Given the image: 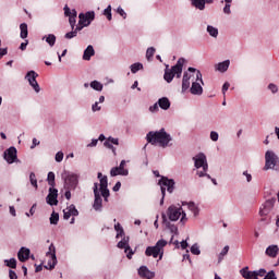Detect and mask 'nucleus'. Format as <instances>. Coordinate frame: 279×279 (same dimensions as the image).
Wrapping results in <instances>:
<instances>
[{"mask_svg": "<svg viewBox=\"0 0 279 279\" xmlns=\"http://www.w3.org/2000/svg\"><path fill=\"white\" fill-rule=\"evenodd\" d=\"M210 140L214 141V143H217V141H219V133H217L216 131H211Z\"/></svg>", "mask_w": 279, "mask_h": 279, "instance_id": "obj_50", "label": "nucleus"}, {"mask_svg": "<svg viewBox=\"0 0 279 279\" xmlns=\"http://www.w3.org/2000/svg\"><path fill=\"white\" fill-rule=\"evenodd\" d=\"M97 143H99V140H92L87 147H97Z\"/></svg>", "mask_w": 279, "mask_h": 279, "instance_id": "obj_60", "label": "nucleus"}, {"mask_svg": "<svg viewBox=\"0 0 279 279\" xmlns=\"http://www.w3.org/2000/svg\"><path fill=\"white\" fill-rule=\"evenodd\" d=\"M129 241H130V238H123L118 243V247L120 250H124V252L126 254V258L132 259V256H134V251H132V248L130 247Z\"/></svg>", "mask_w": 279, "mask_h": 279, "instance_id": "obj_17", "label": "nucleus"}, {"mask_svg": "<svg viewBox=\"0 0 279 279\" xmlns=\"http://www.w3.org/2000/svg\"><path fill=\"white\" fill-rule=\"evenodd\" d=\"M46 202L47 204H49V206H58V189H54V187L49 189V193L46 197Z\"/></svg>", "mask_w": 279, "mask_h": 279, "instance_id": "obj_19", "label": "nucleus"}, {"mask_svg": "<svg viewBox=\"0 0 279 279\" xmlns=\"http://www.w3.org/2000/svg\"><path fill=\"white\" fill-rule=\"evenodd\" d=\"M117 12L120 14V16H122V19H128V13H125V10H123V8L119 7L117 9Z\"/></svg>", "mask_w": 279, "mask_h": 279, "instance_id": "obj_52", "label": "nucleus"}, {"mask_svg": "<svg viewBox=\"0 0 279 279\" xmlns=\"http://www.w3.org/2000/svg\"><path fill=\"white\" fill-rule=\"evenodd\" d=\"M243 175H245L246 182H252V174L251 173H248L247 171H244Z\"/></svg>", "mask_w": 279, "mask_h": 279, "instance_id": "obj_61", "label": "nucleus"}, {"mask_svg": "<svg viewBox=\"0 0 279 279\" xmlns=\"http://www.w3.org/2000/svg\"><path fill=\"white\" fill-rule=\"evenodd\" d=\"M94 195H95V201L93 204L94 210L101 211L102 208V199L101 195L99 194V184L95 183L94 184Z\"/></svg>", "mask_w": 279, "mask_h": 279, "instance_id": "obj_16", "label": "nucleus"}, {"mask_svg": "<svg viewBox=\"0 0 279 279\" xmlns=\"http://www.w3.org/2000/svg\"><path fill=\"white\" fill-rule=\"evenodd\" d=\"M194 167L197 170L196 175L198 178H208L210 180V174H208V159L204 153H199L193 157Z\"/></svg>", "mask_w": 279, "mask_h": 279, "instance_id": "obj_2", "label": "nucleus"}, {"mask_svg": "<svg viewBox=\"0 0 279 279\" xmlns=\"http://www.w3.org/2000/svg\"><path fill=\"white\" fill-rule=\"evenodd\" d=\"M228 252H230V246L226 245L218 255V263H221L223 260L225 256L228 255Z\"/></svg>", "mask_w": 279, "mask_h": 279, "instance_id": "obj_38", "label": "nucleus"}, {"mask_svg": "<svg viewBox=\"0 0 279 279\" xmlns=\"http://www.w3.org/2000/svg\"><path fill=\"white\" fill-rule=\"evenodd\" d=\"M77 29H81V28H76L75 31H72V32H70V33H66V34H65V38H66L68 40H71V38H75V36H77Z\"/></svg>", "mask_w": 279, "mask_h": 279, "instance_id": "obj_48", "label": "nucleus"}, {"mask_svg": "<svg viewBox=\"0 0 279 279\" xmlns=\"http://www.w3.org/2000/svg\"><path fill=\"white\" fill-rule=\"evenodd\" d=\"M104 16H106L109 21H112V5H108L105 10H104Z\"/></svg>", "mask_w": 279, "mask_h": 279, "instance_id": "obj_42", "label": "nucleus"}, {"mask_svg": "<svg viewBox=\"0 0 279 279\" xmlns=\"http://www.w3.org/2000/svg\"><path fill=\"white\" fill-rule=\"evenodd\" d=\"M20 29H21V34H20L21 38L23 39L27 38V35H28L27 25L25 23H22L20 25Z\"/></svg>", "mask_w": 279, "mask_h": 279, "instance_id": "obj_40", "label": "nucleus"}, {"mask_svg": "<svg viewBox=\"0 0 279 279\" xmlns=\"http://www.w3.org/2000/svg\"><path fill=\"white\" fill-rule=\"evenodd\" d=\"M120 190H121V182L118 181V182L116 183V185L113 186V191H114V193H117V191H120Z\"/></svg>", "mask_w": 279, "mask_h": 279, "instance_id": "obj_64", "label": "nucleus"}, {"mask_svg": "<svg viewBox=\"0 0 279 279\" xmlns=\"http://www.w3.org/2000/svg\"><path fill=\"white\" fill-rule=\"evenodd\" d=\"M43 40L49 45V47H53L56 45V35L49 34L43 37Z\"/></svg>", "mask_w": 279, "mask_h": 279, "instance_id": "obj_32", "label": "nucleus"}, {"mask_svg": "<svg viewBox=\"0 0 279 279\" xmlns=\"http://www.w3.org/2000/svg\"><path fill=\"white\" fill-rule=\"evenodd\" d=\"M4 264L11 269H16V258L5 259Z\"/></svg>", "mask_w": 279, "mask_h": 279, "instance_id": "obj_43", "label": "nucleus"}, {"mask_svg": "<svg viewBox=\"0 0 279 279\" xmlns=\"http://www.w3.org/2000/svg\"><path fill=\"white\" fill-rule=\"evenodd\" d=\"M159 186L161 189V195H162V198L160 201V206H162L165 204V195H166L167 191H168V193H173V191L175 189V181H173V179L163 177L159 181Z\"/></svg>", "mask_w": 279, "mask_h": 279, "instance_id": "obj_6", "label": "nucleus"}, {"mask_svg": "<svg viewBox=\"0 0 279 279\" xmlns=\"http://www.w3.org/2000/svg\"><path fill=\"white\" fill-rule=\"evenodd\" d=\"M143 65L142 63H133L131 65V73H138V71H142Z\"/></svg>", "mask_w": 279, "mask_h": 279, "instance_id": "obj_45", "label": "nucleus"}, {"mask_svg": "<svg viewBox=\"0 0 279 279\" xmlns=\"http://www.w3.org/2000/svg\"><path fill=\"white\" fill-rule=\"evenodd\" d=\"M80 211L75 208V205H70L68 208L63 210V219H71V217H77Z\"/></svg>", "mask_w": 279, "mask_h": 279, "instance_id": "obj_23", "label": "nucleus"}, {"mask_svg": "<svg viewBox=\"0 0 279 279\" xmlns=\"http://www.w3.org/2000/svg\"><path fill=\"white\" fill-rule=\"evenodd\" d=\"M240 274L244 279H258V277H256V271H250V267L242 268Z\"/></svg>", "mask_w": 279, "mask_h": 279, "instance_id": "obj_26", "label": "nucleus"}, {"mask_svg": "<svg viewBox=\"0 0 279 279\" xmlns=\"http://www.w3.org/2000/svg\"><path fill=\"white\" fill-rule=\"evenodd\" d=\"M47 265L46 269H56V265H58V258L56 257V246L50 244L49 251L46 253Z\"/></svg>", "mask_w": 279, "mask_h": 279, "instance_id": "obj_12", "label": "nucleus"}, {"mask_svg": "<svg viewBox=\"0 0 279 279\" xmlns=\"http://www.w3.org/2000/svg\"><path fill=\"white\" fill-rule=\"evenodd\" d=\"M9 278L10 279H19V276L14 270H9Z\"/></svg>", "mask_w": 279, "mask_h": 279, "instance_id": "obj_56", "label": "nucleus"}, {"mask_svg": "<svg viewBox=\"0 0 279 279\" xmlns=\"http://www.w3.org/2000/svg\"><path fill=\"white\" fill-rule=\"evenodd\" d=\"M230 88V83L226 82L222 86V94L226 95V92Z\"/></svg>", "mask_w": 279, "mask_h": 279, "instance_id": "obj_62", "label": "nucleus"}, {"mask_svg": "<svg viewBox=\"0 0 279 279\" xmlns=\"http://www.w3.org/2000/svg\"><path fill=\"white\" fill-rule=\"evenodd\" d=\"M3 157L9 165H13V162H16V147L11 146L9 149L4 151Z\"/></svg>", "mask_w": 279, "mask_h": 279, "instance_id": "obj_18", "label": "nucleus"}, {"mask_svg": "<svg viewBox=\"0 0 279 279\" xmlns=\"http://www.w3.org/2000/svg\"><path fill=\"white\" fill-rule=\"evenodd\" d=\"M107 141H109L111 145H119V138L108 137Z\"/></svg>", "mask_w": 279, "mask_h": 279, "instance_id": "obj_57", "label": "nucleus"}, {"mask_svg": "<svg viewBox=\"0 0 279 279\" xmlns=\"http://www.w3.org/2000/svg\"><path fill=\"white\" fill-rule=\"evenodd\" d=\"M207 33L209 34V36H211V38H217L219 36V29H217V27L215 26H207Z\"/></svg>", "mask_w": 279, "mask_h": 279, "instance_id": "obj_35", "label": "nucleus"}, {"mask_svg": "<svg viewBox=\"0 0 279 279\" xmlns=\"http://www.w3.org/2000/svg\"><path fill=\"white\" fill-rule=\"evenodd\" d=\"M54 160L56 162H62V160H64V153L58 151L54 156Z\"/></svg>", "mask_w": 279, "mask_h": 279, "instance_id": "obj_49", "label": "nucleus"}, {"mask_svg": "<svg viewBox=\"0 0 279 279\" xmlns=\"http://www.w3.org/2000/svg\"><path fill=\"white\" fill-rule=\"evenodd\" d=\"M159 107H160V106L158 105V102H156L155 105H153V106L149 107V111H150V112H158Z\"/></svg>", "mask_w": 279, "mask_h": 279, "instance_id": "obj_53", "label": "nucleus"}, {"mask_svg": "<svg viewBox=\"0 0 279 279\" xmlns=\"http://www.w3.org/2000/svg\"><path fill=\"white\" fill-rule=\"evenodd\" d=\"M61 179L64 182V189H66V191H75L77 184H80V174L69 170H64L61 173Z\"/></svg>", "mask_w": 279, "mask_h": 279, "instance_id": "obj_4", "label": "nucleus"}, {"mask_svg": "<svg viewBox=\"0 0 279 279\" xmlns=\"http://www.w3.org/2000/svg\"><path fill=\"white\" fill-rule=\"evenodd\" d=\"M197 77V70L194 68H189L187 72L183 73L182 78V93H186L191 88V82L194 83Z\"/></svg>", "mask_w": 279, "mask_h": 279, "instance_id": "obj_7", "label": "nucleus"}, {"mask_svg": "<svg viewBox=\"0 0 279 279\" xmlns=\"http://www.w3.org/2000/svg\"><path fill=\"white\" fill-rule=\"evenodd\" d=\"M92 110H93V112H99V110H101V107L99 106V102H95L92 106Z\"/></svg>", "mask_w": 279, "mask_h": 279, "instance_id": "obj_54", "label": "nucleus"}, {"mask_svg": "<svg viewBox=\"0 0 279 279\" xmlns=\"http://www.w3.org/2000/svg\"><path fill=\"white\" fill-rule=\"evenodd\" d=\"M60 221V215L56 211H53L50 216V223L52 226H58V222Z\"/></svg>", "mask_w": 279, "mask_h": 279, "instance_id": "obj_39", "label": "nucleus"}, {"mask_svg": "<svg viewBox=\"0 0 279 279\" xmlns=\"http://www.w3.org/2000/svg\"><path fill=\"white\" fill-rule=\"evenodd\" d=\"M37 145H40V141H38L36 137H34L31 149H35L37 147Z\"/></svg>", "mask_w": 279, "mask_h": 279, "instance_id": "obj_55", "label": "nucleus"}, {"mask_svg": "<svg viewBox=\"0 0 279 279\" xmlns=\"http://www.w3.org/2000/svg\"><path fill=\"white\" fill-rule=\"evenodd\" d=\"M146 141L147 143H150V145L162 147V149H166V147H171V145H173V137L171 136V134L167 133L165 129L148 132L146 135Z\"/></svg>", "mask_w": 279, "mask_h": 279, "instance_id": "obj_1", "label": "nucleus"}, {"mask_svg": "<svg viewBox=\"0 0 279 279\" xmlns=\"http://www.w3.org/2000/svg\"><path fill=\"white\" fill-rule=\"evenodd\" d=\"M186 206H187L189 210L191 213H193L194 217H197V215H199V207H197V205H195V203H193V202L186 203Z\"/></svg>", "mask_w": 279, "mask_h": 279, "instance_id": "obj_31", "label": "nucleus"}, {"mask_svg": "<svg viewBox=\"0 0 279 279\" xmlns=\"http://www.w3.org/2000/svg\"><path fill=\"white\" fill-rule=\"evenodd\" d=\"M170 232H172V234H178V227L174 225L170 226Z\"/></svg>", "mask_w": 279, "mask_h": 279, "instance_id": "obj_63", "label": "nucleus"}, {"mask_svg": "<svg viewBox=\"0 0 279 279\" xmlns=\"http://www.w3.org/2000/svg\"><path fill=\"white\" fill-rule=\"evenodd\" d=\"M63 10H64V15L69 16V23L73 29L76 23L75 19H77V11H75V9L71 11V9L68 5H65Z\"/></svg>", "mask_w": 279, "mask_h": 279, "instance_id": "obj_20", "label": "nucleus"}, {"mask_svg": "<svg viewBox=\"0 0 279 279\" xmlns=\"http://www.w3.org/2000/svg\"><path fill=\"white\" fill-rule=\"evenodd\" d=\"M202 84H204V81L202 80V72H196L195 81L192 82V86L190 88V92L192 95H203L204 88L202 87Z\"/></svg>", "mask_w": 279, "mask_h": 279, "instance_id": "obj_11", "label": "nucleus"}, {"mask_svg": "<svg viewBox=\"0 0 279 279\" xmlns=\"http://www.w3.org/2000/svg\"><path fill=\"white\" fill-rule=\"evenodd\" d=\"M98 180H99V191L101 196L104 197L105 202H108V197H110V190H108V177L104 175L101 172H98Z\"/></svg>", "mask_w": 279, "mask_h": 279, "instance_id": "obj_10", "label": "nucleus"}, {"mask_svg": "<svg viewBox=\"0 0 279 279\" xmlns=\"http://www.w3.org/2000/svg\"><path fill=\"white\" fill-rule=\"evenodd\" d=\"M185 62L186 60H184V58H180L175 65H173L171 69L166 70L163 74V80H166L168 84H171L175 76L178 80H180L182 77V69H184Z\"/></svg>", "mask_w": 279, "mask_h": 279, "instance_id": "obj_3", "label": "nucleus"}, {"mask_svg": "<svg viewBox=\"0 0 279 279\" xmlns=\"http://www.w3.org/2000/svg\"><path fill=\"white\" fill-rule=\"evenodd\" d=\"M266 256L269 258H276L279 254V247L276 244L269 245L265 251Z\"/></svg>", "mask_w": 279, "mask_h": 279, "instance_id": "obj_25", "label": "nucleus"}, {"mask_svg": "<svg viewBox=\"0 0 279 279\" xmlns=\"http://www.w3.org/2000/svg\"><path fill=\"white\" fill-rule=\"evenodd\" d=\"M221 3H225L223 14H232V11L230 10V8H232V0H222Z\"/></svg>", "mask_w": 279, "mask_h": 279, "instance_id": "obj_33", "label": "nucleus"}, {"mask_svg": "<svg viewBox=\"0 0 279 279\" xmlns=\"http://www.w3.org/2000/svg\"><path fill=\"white\" fill-rule=\"evenodd\" d=\"M157 104L161 110H169L171 108V101L167 97L159 98Z\"/></svg>", "mask_w": 279, "mask_h": 279, "instance_id": "obj_28", "label": "nucleus"}, {"mask_svg": "<svg viewBox=\"0 0 279 279\" xmlns=\"http://www.w3.org/2000/svg\"><path fill=\"white\" fill-rule=\"evenodd\" d=\"M29 182H31L32 186H34L35 191H38V179H36V173L31 172Z\"/></svg>", "mask_w": 279, "mask_h": 279, "instance_id": "obj_36", "label": "nucleus"}, {"mask_svg": "<svg viewBox=\"0 0 279 279\" xmlns=\"http://www.w3.org/2000/svg\"><path fill=\"white\" fill-rule=\"evenodd\" d=\"M47 180H48L49 186H51V187L56 186V173L49 172Z\"/></svg>", "mask_w": 279, "mask_h": 279, "instance_id": "obj_41", "label": "nucleus"}, {"mask_svg": "<svg viewBox=\"0 0 279 279\" xmlns=\"http://www.w3.org/2000/svg\"><path fill=\"white\" fill-rule=\"evenodd\" d=\"M105 147H107L108 149H111L112 153L114 154V156H117V148H114V146H112V144L109 142V140H106V142L104 143Z\"/></svg>", "mask_w": 279, "mask_h": 279, "instance_id": "obj_47", "label": "nucleus"}, {"mask_svg": "<svg viewBox=\"0 0 279 279\" xmlns=\"http://www.w3.org/2000/svg\"><path fill=\"white\" fill-rule=\"evenodd\" d=\"M228 69H230V60H225L215 65V71H218L219 73H226Z\"/></svg>", "mask_w": 279, "mask_h": 279, "instance_id": "obj_27", "label": "nucleus"}, {"mask_svg": "<svg viewBox=\"0 0 279 279\" xmlns=\"http://www.w3.org/2000/svg\"><path fill=\"white\" fill-rule=\"evenodd\" d=\"M168 217L170 221H178L181 217V221L184 222L186 220V213H184V209L182 207H175L171 205L168 208Z\"/></svg>", "mask_w": 279, "mask_h": 279, "instance_id": "obj_9", "label": "nucleus"}, {"mask_svg": "<svg viewBox=\"0 0 279 279\" xmlns=\"http://www.w3.org/2000/svg\"><path fill=\"white\" fill-rule=\"evenodd\" d=\"M93 56H95V48H93L92 45L87 46V48L84 50L83 53V60H90V58H93Z\"/></svg>", "mask_w": 279, "mask_h": 279, "instance_id": "obj_29", "label": "nucleus"}, {"mask_svg": "<svg viewBox=\"0 0 279 279\" xmlns=\"http://www.w3.org/2000/svg\"><path fill=\"white\" fill-rule=\"evenodd\" d=\"M279 165V157L274 153V150H267L265 153V166L264 171H269L270 169L276 170Z\"/></svg>", "mask_w": 279, "mask_h": 279, "instance_id": "obj_8", "label": "nucleus"}, {"mask_svg": "<svg viewBox=\"0 0 279 279\" xmlns=\"http://www.w3.org/2000/svg\"><path fill=\"white\" fill-rule=\"evenodd\" d=\"M29 254H31L29 248L21 247L17 253V258L21 263H25L26 260H29Z\"/></svg>", "mask_w": 279, "mask_h": 279, "instance_id": "obj_24", "label": "nucleus"}, {"mask_svg": "<svg viewBox=\"0 0 279 279\" xmlns=\"http://www.w3.org/2000/svg\"><path fill=\"white\" fill-rule=\"evenodd\" d=\"M255 274H256V278H258V276L263 277V276H265V274H267V270L262 268V269L255 271Z\"/></svg>", "mask_w": 279, "mask_h": 279, "instance_id": "obj_58", "label": "nucleus"}, {"mask_svg": "<svg viewBox=\"0 0 279 279\" xmlns=\"http://www.w3.org/2000/svg\"><path fill=\"white\" fill-rule=\"evenodd\" d=\"M138 276L141 278L153 279L156 278V272L149 270L147 266H141L138 269Z\"/></svg>", "mask_w": 279, "mask_h": 279, "instance_id": "obj_22", "label": "nucleus"}, {"mask_svg": "<svg viewBox=\"0 0 279 279\" xmlns=\"http://www.w3.org/2000/svg\"><path fill=\"white\" fill-rule=\"evenodd\" d=\"M156 53V48L150 47L146 50V59L148 61H151V59L154 58V54Z\"/></svg>", "mask_w": 279, "mask_h": 279, "instance_id": "obj_44", "label": "nucleus"}, {"mask_svg": "<svg viewBox=\"0 0 279 279\" xmlns=\"http://www.w3.org/2000/svg\"><path fill=\"white\" fill-rule=\"evenodd\" d=\"M191 253L194 254V256H199L202 254V251L199 250V245L193 244L191 247Z\"/></svg>", "mask_w": 279, "mask_h": 279, "instance_id": "obj_46", "label": "nucleus"}, {"mask_svg": "<svg viewBox=\"0 0 279 279\" xmlns=\"http://www.w3.org/2000/svg\"><path fill=\"white\" fill-rule=\"evenodd\" d=\"M274 210V202L266 201L259 208V216L267 217Z\"/></svg>", "mask_w": 279, "mask_h": 279, "instance_id": "obj_21", "label": "nucleus"}, {"mask_svg": "<svg viewBox=\"0 0 279 279\" xmlns=\"http://www.w3.org/2000/svg\"><path fill=\"white\" fill-rule=\"evenodd\" d=\"M167 240L160 239L156 245L148 246L145 250V256H153V258H158L159 260H162V256H165V247H167Z\"/></svg>", "mask_w": 279, "mask_h": 279, "instance_id": "obj_5", "label": "nucleus"}, {"mask_svg": "<svg viewBox=\"0 0 279 279\" xmlns=\"http://www.w3.org/2000/svg\"><path fill=\"white\" fill-rule=\"evenodd\" d=\"M35 208H36V205H33L32 208L29 209V213H26V217L34 216V214L36 213Z\"/></svg>", "mask_w": 279, "mask_h": 279, "instance_id": "obj_59", "label": "nucleus"}, {"mask_svg": "<svg viewBox=\"0 0 279 279\" xmlns=\"http://www.w3.org/2000/svg\"><path fill=\"white\" fill-rule=\"evenodd\" d=\"M125 165H128V161L122 160L119 167L111 168L110 170L111 178H117V175H129L130 171L125 169Z\"/></svg>", "mask_w": 279, "mask_h": 279, "instance_id": "obj_15", "label": "nucleus"}, {"mask_svg": "<svg viewBox=\"0 0 279 279\" xmlns=\"http://www.w3.org/2000/svg\"><path fill=\"white\" fill-rule=\"evenodd\" d=\"M78 23L83 27H88L93 21H95V11H88L86 13H80L78 15Z\"/></svg>", "mask_w": 279, "mask_h": 279, "instance_id": "obj_13", "label": "nucleus"}, {"mask_svg": "<svg viewBox=\"0 0 279 279\" xmlns=\"http://www.w3.org/2000/svg\"><path fill=\"white\" fill-rule=\"evenodd\" d=\"M90 88H93L94 90H98L99 93H101V90H104V84L99 83L98 81H93L90 83Z\"/></svg>", "mask_w": 279, "mask_h": 279, "instance_id": "obj_37", "label": "nucleus"}, {"mask_svg": "<svg viewBox=\"0 0 279 279\" xmlns=\"http://www.w3.org/2000/svg\"><path fill=\"white\" fill-rule=\"evenodd\" d=\"M268 88H269V90H270L274 95H276V93H278V85H276V84L270 83V84L268 85Z\"/></svg>", "mask_w": 279, "mask_h": 279, "instance_id": "obj_51", "label": "nucleus"}, {"mask_svg": "<svg viewBox=\"0 0 279 279\" xmlns=\"http://www.w3.org/2000/svg\"><path fill=\"white\" fill-rule=\"evenodd\" d=\"M192 5L196 8V10H206V0H192Z\"/></svg>", "mask_w": 279, "mask_h": 279, "instance_id": "obj_30", "label": "nucleus"}, {"mask_svg": "<svg viewBox=\"0 0 279 279\" xmlns=\"http://www.w3.org/2000/svg\"><path fill=\"white\" fill-rule=\"evenodd\" d=\"M114 230H116V232H118L116 238L121 239V238L125 236V232L123 231V227L121 226V223L117 222L114 225Z\"/></svg>", "mask_w": 279, "mask_h": 279, "instance_id": "obj_34", "label": "nucleus"}, {"mask_svg": "<svg viewBox=\"0 0 279 279\" xmlns=\"http://www.w3.org/2000/svg\"><path fill=\"white\" fill-rule=\"evenodd\" d=\"M36 77H38V73L35 71H29L25 75V80L29 83V86L35 90V93H40V85H38V81H36Z\"/></svg>", "mask_w": 279, "mask_h": 279, "instance_id": "obj_14", "label": "nucleus"}]
</instances>
